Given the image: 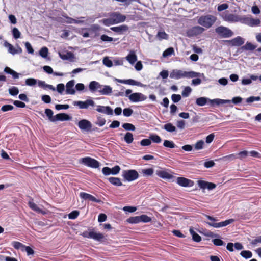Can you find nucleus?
Instances as JSON below:
<instances>
[{
    "label": "nucleus",
    "mask_w": 261,
    "mask_h": 261,
    "mask_svg": "<svg viewBox=\"0 0 261 261\" xmlns=\"http://www.w3.org/2000/svg\"><path fill=\"white\" fill-rule=\"evenodd\" d=\"M169 76L171 79L179 80L182 78L191 79L203 76L204 74L193 71H186L180 69H173L170 72Z\"/></svg>",
    "instance_id": "f257e3e1"
},
{
    "label": "nucleus",
    "mask_w": 261,
    "mask_h": 261,
    "mask_svg": "<svg viewBox=\"0 0 261 261\" xmlns=\"http://www.w3.org/2000/svg\"><path fill=\"white\" fill-rule=\"evenodd\" d=\"M217 20V17L214 15L207 14L199 17L197 20L198 23L205 28L212 27Z\"/></svg>",
    "instance_id": "f03ea898"
},
{
    "label": "nucleus",
    "mask_w": 261,
    "mask_h": 261,
    "mask_svg": "<svg viewBox=\"0 0 261 261\" xmlns=\"http://www.w3.org/2000/svg\"><path fill=\"white\" fill-rule=\"evenodd\" d=\"M132 90L127 89L125 91V96L128 97L129 100L132 102H138L144 101L147 99V96L140 92L132 93Z\"/></svg>",
    "instance_id": "7ed1b4c3"
},
{
    "label": "nucleus",
    "mask_w": 261,
    "mask_h": 261,
    "mask_svg": "<svg viewBox=\"0 0 261 261\" xmlns=\"http://www.w3.org/2000/svg\"><path fill=\"white\" fill-rule=\"evenodd\" d=\"M215 32L221 38H229L233 35L230 29L224 26L218 27L215 29Z\"/></svg>",
    "instance_id": "20e7f679"
},
{
    "label": "nucleus",
    "mask_w": 261,
    "mask_h": 261,
    "mask_svg": "<svg viewBox=\"0 0 261 261\" xmlns=\"http://www.w3.org/2000/svg\"><path fill=\"white\" fill-rule=\"evenodd\" d=\"M122 176L125 180L132 181L139 177V174L135 170H126L123 171Z\"/></svg>",
    "instance_id": "39448f33"
},
{
    "label": "nucleus",
    "mask_w": 261,
    "mask_h": 261,
    "mask_svg": "<svg viewBox=\"0 0 261 261\" xmlns=\"http://www.w3.org/2000/svg\"><path fill=\"white\" fill-rule=\"evenodd\" d=\"M80 163L93 168H97L99 166V162L90 157H85L81 159Z\"/></svg>",
    "instance_id": "423d86ee"
},
{
    "label": "nucleus",
    "mask_w": 261,
    "mask_h": 261,
    "mask_svg": "<svg viewBox=\"0 0 261 261\" xmlns=\"http://www.w3.org/2000/svg\"><path fill=\"white\" fill-rule=\"evenodd\" d=\"M81 235L84 238L93 239V240L100 242L104 238V236L103 234L96 232L94 231H91L90 232H88L87 231H84Z\"/></svg>",
    "instance_id": "0eeeda50"
},
{
    "label": "nucleus",
    "mask_w": 261,
    "mask_h": 261,
    "mask_svg": "<svg viewBox=\"0 0 261 261\" xmlns=\"http://www.w3.org/2000/svg\"><path fill=\"white\" fill-rule=\"evenodd\" d=\"M241 23L252 27L259 25L260 23V21L259 19H254L244 16L241 17Z\"/></svg>",
    "instance_id": "6e6552de"
},
{
    "label": "nucleus",
    "mask_w": 261,
    "mask_h": 261,
    "mask_svg": "<svg viewBox=\"0 0 261 261\" xmlns=\"http://www.w3.org/2000/svg\"><path fill=\"white\" fill-rule=\"evenodd\" d=\"M205 31V29L201 26H195L187 31V35L188 37L197 36L202 34Z\"/></svg>",
    "instance_id": "1a4fd4ad"
},
{
    "label": "nucleus",
    "mask_w": 261,
    "mask_h": 261,
    "mask_svg": "<svg viewBox=\"0 0 261 261\" xmlns=\"http://www.w3.org/2000/svg\"><path fill=\"white\" fill-rule=\"evenodd\" d=\"M222 17L224 21L228 22H240L241 20V17L239 15L226 13L222 15Z\"/></svg>",
    "instance_id": "9d476101"
},
{
    "label": "nucleus",
    "mask_w": 261,
    "mask_h": 261,
    "mask_svg": "<svg viewBox=\"0 0 261 261\" xmlns=\"http://www.w3.org/2000/svg\"><path fill=\"white\" fill-rule=\"evenodd\" d=\"M109 16H111L114 24L123 22L126 18L125 15L121 14L118 12L111 13L110 14Z\"/></svg>",
    "instance_id": "9b49d317"
},
{
    "label": "nucleus",
    "mask_w": 261,
    "mask_h": 261,
    "mask_svg": "<svg viewBox=\"0 0 261 261\" xmlns=\"http://www.w3.org/2000/svg\"><path fill=\"white\" fill-rule=\"evenodd\" d=\"M73 105L78 106L80 109H87L89 106L94 107L95 106V102L92 99H87L85 101H74Z\"/></svg>",
    "instance_id": "f8f14e48"
},
{
    "label": "nucleus",
    "mask_w": 261,
    "mask_h": 261,
    "mask_svg": "<svg viewBox=\"0 0 261 261\" xmlns=\"http://www.w3.org/2000/svg\"><path fill=\"white\" fill-rule=\"evenodd\" d=\"M77 125L81 130L86 132L90 131L92 128L91 123L86 119H82L79 121Z\"/></svg>",
    "instance_id": "ddd939ff"
},
{
    "label": "nucleus",
    "mask_w": 261,
    "mask_h": 261,
    "mask_svg": "<svg viewBox=\"0 0 261 261\" xmlns=\"http://www.w3.org/2000/svg\"><path fill=\"white\" fill-rule=\"evenodd\" d=\"M234 219H230L228 220H226L224 221L220 222H206V224L209 226H212L214 228H220L222 227L226 226L234 222Z\"/></svg>",
    "instance_id": "4468645a"
},
{
    "label": "nucleus",
    "mask_w": 261,
    "mask_h": 261,
    "mask_svg": "<svg viewBox=\"0 0 261 261\" xmlns=\"http://www.w3.org/2000/svg\"><path fill=\"white\" fill-rule=\"evenodd\" d=\"M177 183L179 186L184 187H192L194 185V182L192 180L182 177L177 178Z\"/></svg>",
    "instance_id": "2eb2a0df"
},
{
    "label": "nucleus",
    "mask_w": 261,
    "mask_h": 261,
    "mask_svg": "<svg viewBox=\"0 0 261 261\" xmlns=\"http://www.w3.org/2000/svg\"><path fill=\"white\" fill-rule=\"evenodd\" d=\"M226 42L228 43L231 46H240L244 43V39L240 36H237V37L229 40H225Z\"/></svg>",
    "instance_id": "dca6fc26"
},
{
    "label": "nucleus",
    "mask_w": 261,
    "mask_h": 261,
    "mask_svg": "<svg viewBox=\"0 0 261 261\" xmlns=\"http://www.w3.org/2000/svg\"><path fill=\"white\" fill-rule=\"evenodd\" d=\"M96 111L108 115H112L113 114V110L109 106H97Z\"/></svg>",
    "instance_id": "f3484780"
},
{
    "label": "nucleus",
    "mask_w": 261,
    "mask_h": 261,
    "mask_svg": "<svg viewBox=\"0 0 261 261\" xmlns=\"http://www.w3.org/2000/svg\"><path fill=\"white\" fill-rule=\"evenodd\" d=\"M4 44L5 46L8 48V52L12 55L20 54L22 53V49L19 46H18L17 48H15L12 44L7 41L5 42Z\"/></svg>",
    "instance_id": "a211bd4d"
},
{
    "label": "nucleus",
    "mask_w": 261,
    "mask_h": 261,
    "mask_svg": "<svg viewBox=\"0 0 261 261\" xmlns=\"http://www.w3.org/2000/svg\"><path fill=\"white\" fill-rule=\"evenodd\" d=\"M111 30L119 34H122L127 32L129 28L127 25L123 24L118 27H111Z\"/></svg>",
    "instance_id": "6ab92c4d"
},
{
    "label": "nucleus",
    "mask_w": 261,
    "mask_h": 261,
    "mask_svg": "<svg viewBox=\"0 0 261 261\" xmlns=\"http://www.w3.org/2000/svg\"><path fill=\"white\" fill-rule=\"evenodd\" d=\"M80 196L81 198L84 200H89V201L95 202L97 203H99L101 201L100 200L97 199L93 195L85 192H81L80 193Z\"/></svg>",
    "instance_id": "aec40b11"
},
{
    "label": "nucleus",
    "mask_w": 261,
    "mask_h": 261,
    "mask_svg": "<svg viewBox=\"0 0 261 261\" xmlns=\"http://www.w3.org/2000/svg\"><path fill=\"white\" fill-rule=\"evenodd\" d=\"M155 173L158 176L163 179H171L173 177L172 175L163 170H158Z\"/></svg>",
    "instance_id": "412c9836"
},
{
    "label": "nucleus",
    "mask_w": 261,
    "mask_h": 261,
    "mask_svg": "<svg viewBox=\"0 0 261 261\" xmlns=\"http://www.w3.org/2000/svg\"><path fill=\"white\" fill-rule=\"evenodd\" d=\"M99 92L103 95H109L112 93V88L108 85H101Z\"/></svg>",
    "instance_id": "4be33fe9"
},
{
    "label": "nucleus",
    "mask_w": 261,
    "mask_h": 261,
    "mask_svg": "<svg viewBox=\"0 0 261 261\" xmlns=\"http://www.w3.org/2000/svg\"><path fill=\"white\" fill-rule=\"evenodd\" d=\"M212 99H209L208 98L205 97H200L196 99V104L198 106H204L206 103H209L211 105V101Z\"/></svg>",
    "instance_id": "5701e85b"
},
{
    "label": "nucleus",
    "mask_w": 261,
    "mask_h": 261,
    "mask_svg": "<svg viewBox=\"0 0 261 261\" xmlns=\"http://www.w3.org/2000/svg\"><path fill=\"white\" fill-rule=\"evenodd\" d=\"M74 81L73 80H71L67 82L66 84V92L67 94H74L75 93V91L73 88V86L74 85Z\"/></svg>",
    "instance_id": "b1692460"
},
{
    "label": "nucleus",
    "mask_w": 261,
    "mask_h": 261,
    "mask_svg": "<svg viewBox=\"0 0 261 261\" xmlns=\"http://www.w3.org/2000/svg\"><path fill=\"white\" fill-rule=\"evenodd\" d=\"M101 88V85L96 81H92L89 83V89L92 92L97 91L99 92V89Z\"/></svg>",
    "instance_id": "393cba45"
},
{
    "label": "nucleus",
    "mask_w": 261,
    "mask_h": 261,
    "mask_svg": "<svg viewBox=\"0 0 261 261\" xmlns=\"http://www.w3.org/2000/svg\"><path fill=\"white\" fill-rule=\"evenodd\" d=\"M71 119V117L65 113H59L55 116V122L56 121H67Z\"/></svg>",
    "instance_id": "a878e982"
},
{
    "label": "nucleus",
    "mask_w": 261,
    "mask_h": 261,
    "mask_svg": "<svg viewBox=\"0 0 261 261\" xmlns=\"http://www.w3.org/2000/svg\"><path fill=\"white\" fill-rule=\"evenodd\" d=\"M125 58L131 64H134L137 60V55L134 51H130Z\"/></svg>",
    "instance_id": "bb28decb"
},
{
    "label": "nucleus",
    "mask_w": 261,
    "mask_h": 261,
    "mask_svg": "<svg viewBox=\"0 0 261 261\" xmlns=\"http://www.w3.org/2000/svg\"><path fill=\"white\" fill-rule=\"evenodd\" d=\"M231 101L230 100H225V99H221L219 98H216L212 99L211 101V105L214 106V105H224L226 103H230Z\"/></svg>",
    "instance_id": "cd10ccee"
},
{
    "label": "nucleus",
    "mask_w": 261,
    "mask_h": 261,
    "mask_svg": "<svg viewBox=\"0 0 261 261\" xmlns=\"http://www.w3.org/2000/svg\"><path fill=\"white\" fill-rule=\"evenodd\" d=\"M38 85L40 87L43 88L45 89L48 88L53 91H55V88L51 85L46 84L44 81L38 80Z\"/></svg>",
    "instance_id": "c85d7f7f"
},
{
    "label": "nucleus",
    "mask_w": 261,
    "mask_h": 261,
    "mask_svg": "<svg viewBox=\"0 0 261 261\" xmlns=\"http://www.w3.org/2000/svg\"><path fill=\"white\" fill-rule=\"evenodd\" d=\"M60 57L63 60H69L72 61L74 58V55L71 52H67L66 54H59Z\"/></svg>",
    "instance_id": "c756f323"
},
{
    "label": "nucleus",
    "mask_w": 261,
    "mask_h": 261,
    "mask_svg": "<svg viewBox=\"0 0 261 261\" xmlns=\"http://www.w3.org/2000/svg\"><path fill=\"white\" fill-rule=\"evenodd\" d=\"M108 179L111 184L114 186H121L122 185V183L119 178L111 177L108 178Z\"/></svg>",
    "instance_id": "7c9ffc66"
},
{
    "label": "nucleus",
    "mask_w": 261,
    "mask_h": 261,
    "mask_svg": "<svg viewBox=\"0 0 261 261\" xmlns=\"http://www.w3.org/2000/svg\"><path fill=\"white\" fill-rule=\"evenodd\" d=\"M190 234L192 236V239L196 242H199L201 240V237L195 232L192 227H190L189 229Z\"/></svg>",
    "instance_id": "2f4dec72"
},
{
    "label": "nucleus",
    "mask_w": 261,
    "mask_h": 261,
    "mask_svg": "<svg viewBox=\"0 0 261 261\" xmlns=\"http://www.w3.org/2000/svg\"><path fill=\"white\" fill-rule=\"evenodd\" d=\"M163 128H164V129H165L166 130H167V132H170V133H173L174 132H175L176 130V127L174 126L171 123H168L165 124L163 126Z\"/></svg>",
    "instance_id": "473e14b6"
},
{
    "label": "nucleus",
    "mask_w": 261,
    "mask_h": 261,
    "mask_svg": "<svg viewBox=\"0 0 261 261\" xmlns=\"http://www.w3.org/2000/svg\"><path fill=\"white\" fill-rule=\"evenodd\" d=\"M124 140L127 144L132 143L134 140L133 134L130 132H127L124 135Z\"/></svg>",
    "instance_id": "72a5a7b5"
},
{
    "label": "nucleus",
    "mask_w": 261,
    "mask_h": 261,
    "mask_svg": "<svg viewBox=\"0 0 261 261\" xmlns=\"http://www.w3.org/2000/svg\"><path fill=\"white\" fill-rule=\"evenodd\" d=\"M256 46L250 42H247L244 45L241 47V49L245 50H253L256 48Z\"/></svg>",
    "instance_id": "f704fd0d"
},
{
    "label": "nucleus",
    "mask_w": 261,
    "mask_h": 261,
    "mask_svg": "<svg viewBox=\"0 0 261 261\" xmlns=\"http://www.w3.org/2000/svg\"><path fill=\"white\" fill-rule=\"evenodd\" d=\"M45 113L50 121L55 122V116H53V112L51 109H46L45 110Z\"/></svg>",
    "instance_id": "c9c22d12"
},
{
    "label": "nucleus",
    "mask_w": 261,
    "mask_h": 261,
    "mask_svg": "<svg viewBox=\"0 0 261 261\" xmlns=\"http://www.w3.org/2000/svg\"><path fill=\"white\" fill-rule=\"evenodd\" d=\"M156 37L160 40L168 39V35L164 31H159L156 35Z\"/></svg>",
    "instance_id": "e433bc0d"
},
{
    "label": "nucleus",
    "mask_w": 261,
    "mask_h": 261,
    "mask_svg": "<svg viewBox=\"0 0 261 261\" xmlns=\"http://www.w3.org/2000/svg\"><path fill=\"white\" fill-rule=\"evenodd\" d=\"M126 84L130 85H136V86H140V87H143L144 86L141 82L136 81L133 79L126 80Z\"/></svg>",
    "instance_id": "4c0bfd02"
},
{
    "label": "nucleus",
    "mask_w": 261,
    "mask_h": 261,
    "mask_svg": "<svg viewBox=\"0 0 261 261\" xmlns=\"http://www.w3.org/2000/svg\"><path fill=\"white\" fill-rule=\"evenodd\" d=\"M174 54V50L173 47H169L166 49L163 53V57L164 58L170 56Z\"/></svg>",
    "instance_id": "58836bf2"
},
{
    "label": "nucleus",
    "mask_w": 261,
    "mask_h": 261,
    "mask_svg": "<svg viewBox=\"0 0 261 261\" xmlns=\"http://www.w3.org/2000/svg\"><path fill=\"white\" fill-rule=\"evenodd\" d=\"M240 255L245 259H248L252 256V253L249 250H243L240 252Z\"/></svg>",
    "instance_id": "ea45409f"
},
{
    "label": "nucleus",
    "mask_w": 261,
    "mask_h": 261,
    "mask_svg": "<svg viewBox=\"0 0 261 261\" xmlns=\"http://www.w3.org/2000/svg\"><path fill=\"white\" fill-rule=\"evenodd\" d=\"M106 122V119L100 116H97L95 124L99 126H102L105 124Z\"/></svg>",
    "instance_id": "a19ab883"
},
{
    "label": "nucleus",
    "mask_w": 261,
    "mask_h": 261,
    "mask_svg": "<svg viewBox=\"0 0 261 261\" xmlns=\"http://www.w3.org/2000/svg\"><path fill=\"white\" fill-rule=\"evenodd\" d=\"M100 21L106 26H110L114 24L111 16H110L108 18L103 19Z\"/></svg>",
    "instance_id": "79ce46f5"
},
{
    "label": "nucleus",
    "mask_w": 261,
    "mask_h": 261,
    "mask_svg": "<svg viewBox=\"0 0 261 261\" xmlns=\"http://www.w3.org/2000/svg\"><path fill=\"white\" fill-rule=\"evenodd\" d=\"M154 172L152 168L143 169L141 170V173L145 176H151Z\"/></svg>",
    "instance_id": "37998d69"
},
{
    "label": "nucleus",
    "mask_w": 261,
    "mask_h": 261,
    "mask_svg": "<svg viewBox=\"0 0 261 261\" xmlns=\"http://www.w3.org/2000/svg\"><path fill=\"white\" fill-rule=\"evenodd\" d=\"M163 145L165 147L169 148H174L176 146L175 144L172 141H169L167 140H166L164 141Z\"/></svg>",
    "instance_id": "c03bdc74"
},
{
    "label": "nucleus",
    "mask_w": 261,
    "mask_h": 261,
    "mask_svg": "<svg viewBox=\"0 0 261 261\" xmlns=\"http://www.w3.org/2000/svg\"><path fill=\"white\" fill-rule=\"evenodd\" d=\"M122 126L126 130L134 131L136 129L135 126L133 124L129 123H124L122 124Z\"/></svg>",
    "instance_id": "a18cd8bd"
},
{
    "label": "nucleus",
    "mask_w": 261,
    "mask_h": 261,
    "mask_svg": "<svg viewBox=\"0 0 261 261\" xmlns=\"http://www.w3.org/2000/svg\"><path fill=\"white\" fill-rule=\"evenodd\" d=\"M204 142L201 140L197 141L194 145V148L196 150H201L203 148Z\"/></svg>",
    "instance_id": "49530a36"
},
{
    "label": "nucleus",
    "mask_w": 261,
    "mask_h": 261,
    "mask_svg": "<svg viewBox=\"0 0 261 261\" xmlns=\"http://www.w3.org/2000/svg\"><path fill=\"white\" fill-rule=\"evenodd\" d=\"M13 247L16 249H20L21 251H22L24 245L22 244L21 243L17 242V241H14L12 243Z\"/></svg>",
    "instance_id": "de8ad7c7"
},
{
    "label": "nucleus",
    "mask_w": 261,
    "mask_h": 261,
    "mask_svg": "<svg viewBox=\"0 0 261 261\" xmlns=\"http://www.w3.org/2000/svg\"><path fill=\"white\" fill-rule=\"evenodd\" d=\"M127 222L131 224H135L140 222L139 216L131 217L127 219Z\"/></svg>",
    "instance_id": "09e8293b"
},
{
    "label": "nucleus",
    "mask_w": 261,
    "mask_h": 261,
    "mask_svg": "<svg viewBox=\"0 0 261 261\" xmlns=\"http://www.w3.org/2000/svg\"><path fill=\"white\" fill-rule=\"evenodd\" d=\"M66 19H67V20L65 21V22L69 24H71V23L79 24V23H83L84 22L83 20H76L75 19H73V18L69 17H66Z\"/></svg>",
    "instance_id": "8fccbe9b"
},
{
    "label": "nucleus",
    "mask_w": 261,
    "mask_h": 261,
    "mask_svg": "<svg viewBox=\"0 0 261 261\" xmlns=\"http://www.w3.org/2000/svg\"><path fill=\"white\" fill-rule=\"evenodd\" d=\"M149 138L150 140H151L153 142L156 143H159L162 141L161 137L156 134L151 135Z\"/></svg>",
    "instance_id": "3c124183"
},
{
    "label": "nucleus",
    "mask_w": 261,
    "mask_h": 261,
    "mask_svg": "<svg viewBox=\"0 0 261 261\" xmlns=\"http://www.w3.org/2000/svg\"><path fill=\"white\" fill-rule=\"evenodd\" d=\"M37 80L33 78H29L25 80V84L28 86H33L36 84Z\"/></svg>",
    "instance_id": "603ef678"
},
{
    "label": "nucleus",
    "mask_w": 261,
    "mask_h": 261,
    "mask_svg": "<svg viewBox=\"0 0 261 261\" xmlns=\"http://www.w3.org/2000/svg\"><path fill=\"white\" fill-rule=\"evenodd\" d=\"M48 53V49L46 47L41 48L39 51V55L43 58H46Z\"/></svg>",
    "instance_id": "864d4df0"
},
{
    "label": "nucleus",
    "mask_w": 261,
    "mask_h": 261,
    "mask_svg": "<svg viewBox=\"0 0 261 261\" xmlns=\"http://www.w3.org/2000/svg\"><path fill=\"white\" fill-rule=\"evenodd\" d=\"M192 89L189 87H186L182 91L181 94L184 97H188L191 92Z\"/></svg>",
    "instance_id": "5fc2aeb1"
},
{
    "label": "nucleus",
    "mask_w": 261,
    "mask_h": 261,
    "mask_svg": "<svg viewBox=\"0 0 261 261\" xmlns=\"http://www.w3.org/2000/svg\"><path fill=\"white\" fill-rule=\"evenodd\" d=\"M9 94L12 96L17 95L19 93L18 88L16 87H12L9 89Z\"/></svg>",
    "instance_id": "6e6d98bb"
},
{
    "label": "nucleus",
    "mask_w": 261,
    "mask_h": 261,
    "mask_svg": "<svg viewBox=\"0 0 261 261\" xmlns=\"http://www.w3.org/2000/svg\"><path fill=\"white\" fill-rule=\"evenodd\" d=\"M29 205L32 210H34L36 212H41V210L40 209V208L33 202L29 201Z\"/></svg>",
    "instance_id": "4d7b16f0"
},
{
    "label": "nucleus",
    "mask_w": 261,
    "mask_h": 261,
    "mask_svg": "<svg viewBox=\"0 0 261 261\" xmlns=\"http://www.w3.org/2000/svg\"><path fill=\"white\" fill-rule=\"evenodd\" d=\"M140 218V222H143L145 223L149 222L151 221V219L150 217H148L146 215H142L139 216Z\"/></svg>",
    "instance_id": "13d9d810"
},
{
    "label": "nucleus",
    "mask_w": 261,
    "mask_h": 261,
    "mask_svg": "<svg viewBox=\"0 0 261 261\" xmlns=\"http://www.w3.org/2000/svg\"><path fill=\"white\" fill-rule=\"evenodd\" d=\"M235 159H236V155L234 154H231L228 155L223 156L220 159L223 161H232Z\"/></svg>",
    "instance_id": "bf43d9fd"
},
{
    "label": "nucleus",
    "mask_w": 261,
    "mask_h": 261,
    "mask_svg": "<svg viewBox=\"0 0 261 261\" xmlns=\"http://www.w3.org/2000/svg\"><path fill=\"white\" fill-rule=\"evenodd\" d=\"M103 64L108 67H111L113 66V63L111 60L109 59V58L108 57H106L103 59Z\"/></svg>",
    "instance_id": "052dcab7"
},
{
    "label": "nucleus",
    "mask_w": 261,
    "mask_h": 261,
    "mask_svg": "<svg viewBox=\"0 0 261 261\" xmlns=\"http://www.w3.org/2000/svg\"><path fill=\"white\" fill-rule=\"evenodd\" d=\"M12 34L15 39H18L20 37L21 33L18 29L16 28H14L12 30Z\"/></svg>",
    "instance_id": "680f3d73"
},
{
    "label": "nucleus",
    "mask_w": 261,
    "mask_h": 261,
    "mask_svg": "<svg viewBox=\"0 0 261 261\" xmlns=\"http://www.w3.org/2000/svg\"><path fill=\"white\" fill-rule=\"evenodd\" d=\"M79 215V212L77 211H72L69 215L68 218L70 219H75Z\"/></svg>",
    "instance_id": "e2e57ef3"
},
{
    "label": "nucleus",
    "mask_w": 261,
    "mask_h": 261,
    "mask_svg": "<svg viewBox=\"0 0 261 261\" xmlns=\"http://www.w3.org/2000/svg\"><path fill=\"white\" fill-rule=\"evenodd\" d=\"M22 251L26 252L28 255H31L34 254V251L29 246H24Z\"/></svg>",
    "instance_id": "0e129e2a"
},
{
    "label": "nucleus",
    "mask_w": 261,
    "mask_h": 261,
    "mask_svg": "<svg viewBox=\"0 0 261 261\" xmlns=\"http://www.w3.org/2000/svg\"><path fill=\"white\" fill-rule=\"evenodd\" d=\"M133 113V110L130 108H125L123 111V114L124 116L129 117Z\"/></svg>",
    "instance_id": "69168bd1"
},
{
    "label": "nucleus",
    "mask_w": 261,
    "mask_h": 261,
    "mask_svg": "<svg viewBox=\"0 0 261 261\" xmlns=\"http://www.w3.org/2000/svg\"><path fill=\"white\" fill-rule=\"evenodd\" d=\"M207 181H205L204 180H199L197 181V184L198 187L202 189H205L206 188Z\"/></svg>",
    "instance_id": "338daca9"
},
{
    "label": "nucleus",
    "mask_w": 261,
    "mask_h": 261,
    "mask_svg": "<svg viewBox=\"0 0 261 261\" xmlns=\"http://www.w3.org/2000/svg\"><path fill=\"white\" fill-rule=\"evenodd\" d=\"M248 153L249 152L247 151H241L238 154L236 155V159L237 158H239L240 159H244L247 156Z\"/></svg>",
    "instance_id": "774afa93"
}]
</instances>
